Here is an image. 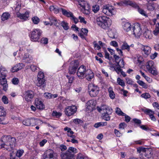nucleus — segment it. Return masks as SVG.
<instances>
[{
	"label": "nucleus",
	"mask_w": 159,
	"mask_h": 159,
	"mask_svg": "<svg viewBox=\"0 0 159 159\" xmlns=\"http://www.w3.org/2000/svg\"><path fill=\"white\" fill-rule=\"evenodd\" d=\"M16 140L15 138L10 135L3 136L0 140V146L1 148L8 151H11L10 154V159H20L16 156V150H14Z\"/></svg>",
	"instance_id": "1"
},
{
	"label": "nucleus",
	"mask_w": 159,
	"mask_h": 159,
	"mask_svg": "<svg viewBox=\"0 0 159 159\" xmlns=\"http://www.w3.org/2000/svg\"><path fill=\"white\" fill-rule=\"evenodd\" d=\"M97 24L104 29H107L111 25L112 20L106 16H102L96 19Z\"/></svg>",
	"instance_id": "2"
},
{
	"label": "nucleus",
	"mask_w": 159,
	"mask_h": 159,
	"mask_svg": "<svg viewBox=\"0 0 159 159\" xmlns=\"http://www.w3.org/2000/svg\"><path fill=\"white\" fill-rule=\"evenodd\" d=\"M145 28V26L139 23H135L133 28V34L137 38H139L142 35V32Z\"/></svg>",
	"instance_id": "3"
},
{
	"label": "nucleus",
	"mask_w": 159,
	"mask_h": 159,
	"mask_svg": "<svg viewBox=\"0 0 159 159\" xmlns=\"http://www.w3.org/2000/svg\"><path fill=\"white\" fill-rule=\"evenodd\" d=\"M42 31L39 29H34L30 32V35L31 40L33 42H38L39 39Z\"/></svg>",
	"instance_id": "4"
},
{
	"label": "nucleus",
	"mask_w": 159,
	"mask_h": 159,
	"mask_svg": "<svg viewBox=\"0 0 159 159\" xmlns=\"http://www.w3.org/2000/svg\"><path fill=\"white\" fill-rule=\"evenodd\" d=\"M88 91L91 97H95L99 93V88L93 84H90L88 86Z\"/></svg>",
	"instance_id": "5"
},
{
	"label": "nucleus",
	"mask_w": 159,
	"mask_h": 159,
	"mask_svg": "<svg viewBox=\"0 0 159 159\" xmlns=\"http://www.w3.org/2000/svg\"><path fill=\"white\" fill-rule=\"evenodd\" d=\"M79 65V62L77 60L72 61L70 64L68 69V72L71 74L75 73Z\"/></svg>",
	"instance_id": "6"
},
{
	"label": "nucleus",
	"mask_w": 159,
	"mask_h": 159,
	"mask_svg": "<svg viewBox=\"0 0 159 159\" xmlns=\"http://www.w3.org/2000/svg\"><path fill=\"white\" fill-rule=\"evenodd\" d=\"M117 4L118 5L120 6H124L129 5L134 7L135 9H137L138 10H139V6L135 2H132L130 1L123 0L117 3Z\"/></svg>",
	"instance_id": "7"
},
{
	"label": "nucleus",
	"mask_w": 159,
	"mask_h": 159,
	"mask_svg": "<svg viewBox=\"0 0 159 159\" xmlns=\"http://www.w3.org/2000/svg\"><path fill=\"white\" fill-rule=\"evenodd\" d=\"M56 154L52 149L46 151L43 154V159H57L55 157Z\"/></svg>",
	"instance_id": "8"
},
{
	"label": "nucleus",
	"mask_w": 159,
	"mask_h": 159,
	"mask_svg": "<svg viewBox=\"0 0 159 159\" xmlns=\"http://www.w3.org/2000/svg\"><path fill=\"white\" fill-rule=\"evenodd\" d=\"M77 108L75 106H68L65 108V113L68 116L73 115L76 111Z\"/></svg>",
	"instance_id": "9"
},
{
	"label": "nucleus",
	"mask_w": 159,
	"mask_h": 159,
	"mask_svg": "<svg viewBox=\"0 0 159 159\" xmlns=\"http://www.w3.org/2000/svg\"><path fill=\"white\" fill-rule=\"evenodd\" d=\"M86 72V67L84 65H81L78 69L76 74L79 78L82 79Z\"/></svg>",
	"instance_id": "10"
},
{
	"label": "nucleus",
	"mask_w": 159,
	"mask_h": 159,
	"mask_svg": "<svg viewBox=\"0 0 159 159\" xmlns=\"http://www.w3.org/2000/svg\"><path fill=\"white\" fill-rule=\"evenodd\" d=\"M22 123L26 126H33L37 124L36 120L33 118L25 119L22 121Z\"/></svg>",
	"instance_id": "11"
},
{
	"label": "nucleus",
	"mask_w": 159,
	"mask_h": 159,
	"mask_svg": "<svg viewBox=\"0 0 159 159\" xmlns=\"http://www.w3.org/2000/svg\"><path fill=\"white\" fill-rule=\"evenodd\" d=\"M6 113L4 108V107L2 106H0V123L2 124H6V122L3 121L5 119V117L6 116Z\"/></svg>",
	"instance_id": "12"
},
{
	"label": "nucleus",
	"mask_w": 159,
	"mask_h": 159,
	"mask_svg": "<svg viewBox=\"0 0 159 159\" xmlns=\"http://www.w3.org/2000/svg\"><path fill=\"white\" fill-rule=\"evenodd\" d=\"M112 112V109L109 107L107 108V110L102 113V118L106 121H109L110 120V115Z\"/></svg>",
	"instance_id": "13"
},
{
	"label": "nucleus",
	"mask_w": 159,
	"mask_h": 159,
	"mask_svg": "<svg viewBox=\"0 0 159 159\" xmlns=\"http://www.w3.org/2000/svg\"><path fill=\"white\" fill-rule=\"evenodd\" d=\"M34 93L31 90H27L25 92L24 94L25 100L28 102H30L33 99L34 96Z\"/></svg>",
	"instance_id": "14"
},
{
	"label": "nucleus",
	"mask_w": 159,
	"mask_h": 159,
	"mask_svg": "<svg viewBox=\"0 0 159 159\" xmlns=\"http://www.w3.org/2000/svg\"><path fill=\"white\" fill-rule=\"evenodd\" d=\"M142 111L147 115H148L149 116V117L151 120L154 121H155L156 120V119L155 117L154 116V114L155 113L154 111H153L152 110L146 108L145 109H143Z\"/></svg>",
	"instance_id": "15"
},
{
	"label": "nucleus",
	"mask_w": 159,
	"mask_h": 159,
	"mask_svg": "<svg viewBox=\"0 0 159 159\" xmlns=\"http://www.w3.org/2000/svg\"><path fill=\"white\" fill-rule=\"evenodd\" d=\"M60 157L61 159H74L75 157L73 154L69 153L67 151L65 152H61Z\"/></svg>",
	"instance_id": "16"
},
{
	"label": "nucleus",
	"mask_w": 159,
	"mask_h": 159,
	"mask_svg": "<svg viewBox=\"0 0 159 159\" xmlns=\"http://www.w3.org/2000/svg\"><path fill=\"white\" fill-rule=\"evenodd\" d=\"M34 103L37 109L42 110L45 108L44 105L40 99L36 98L35 100Z\"/></svg>",
	"instance_id": "17"
},
{
	"label": "nucleus",
	"mask_w": 159,
	"mask_h": 159,
	"mask_svg": "<svg viewBox=\"0 0 159 159\" xmlns=\"http://www.w3.org/2000/svg\"><path fill=\"white\" fill-rule=\"evenodd\" d=\"M78 2L80 7H82V9L84 10H89V5L87 2L83 0H79Z\"/></svg>",
	"instance_id": "18"
},
{
	"label": "nucleus",
	"mask_w": 159,
	"mask_h": 159,
	"mask_svg": "<svg viewBox=\"0 0 159 159\" xmlns=\"http://www.w3.org/2000/svg\"><path fill=\"white\" fill-rule=\"evenodd\" d=\"M17 16L20 19L23 20V21H25L28 19L29 17V13L28 11H26L24 14L18 12L17 13Z\"/></svg>",
	"instance_id": "19"
},
{
	"label": "nucleus",
	"mask_w": 159,
	"mask_h": 159,
	"mask_svg": "<svg viewBox=\"0 0 159 159\" xmlns=\"http://www.w3.org/2000/svg\"><path fill=\"white\" fill-rule=\"evenodd\" d=\"M96 105V102L93 100H91L88 101L86 103L87 109L90 111H92Z\"/></svg>",
	"instance_id": "20"
},
{
	"label": "nucleus",
	"mask_w": 159,
	"mask_h": 159,
	"mask_svg": "<svg viewBox=\"0 0 159 159\" xmlns=\"http://www.w3.org/2000/svg\"><path fill=\"white\" fill-rule=\"evenodd\" d=\"M24 66V65L23 63L16 64L11 68V71L12 72H17L21 70Z\"/></svg>",
	"instance_id": "21"
},
{
	"label": "nucleus",
	"mask_w": 159,
	"mask_h": 159,
	"mask_svg": "<svg viewBox=\"0 0 159 159\" xmlns=\"http://www.w3.org/2000/svg\"><path fill=\"white\" fill-rule=\"evenodd\" d=\"M123 29L126 32H129L131 29V25L130 23L126 21H123L122 23Z\"/></svg>",
	"instance_id": "22"
},
{
	"label": "nucleus",
	"mask_w": 159,
	"mask_h": 159,
	"mask_svg": "<svg viewBox=\"0 0 159 159\" xmlns=\"http://www.w3.org/2000/svg\"><path fill=\"white\" fill-rule=\"evenodd\" d=\"M36 85L38 87L42 86L44 87L46 85V82L45 79H41L39 78L37 79L36 82Z\"/></svg>",
	"instance_id": "23"
},
{
	"label": "nucleus",
	"mask_w": 159,
	"mask_h": 159,
	"mask_svg": "<svg viewBox=\"0 0 159 159\" xmlns=\"http://www.w3.org/2000/svg\"><path fill=\"white\" fill-rule=\"evenodd\" d=\"M2 80L1 81V85L2 87V89L5 91H6L8 89V85L7 84V80L5 78H3L2 79Z\"/></svg>",
	"instance_id": "24"
},
{
	"label": "nucleus",
	"mask_w": 159,
	"mask_h": 159,
	"mask_svg": "<svg viewBox=\"0 0 159 159\" xmlns=\"http://www.w3.org/2000/svg\"><path fill=\"white\" fill-rule=\"evenodd\" d=\"M87 72L85 74L86 77L88 80H90L93 78L94 76L93 72L90 70H87Z\"/></svg>",
	"instance_id": "25"
},
{
	"label": "nucleus",
	"mask_w": 159,
	"mask_h": 159,
	"mask_svg": "<svg viewBox=\"0 0 159 159\" xmlns=\"http://www.w3.org/2000/svg\"><path fill=\"white\" fill-rule=\"evenodd\" d=\"M116 30L114 28L109 30L108 32V34L109 37L112 39L115 38V36L116 34Z\"/></svg>",
	"instance_id": "26"
},
{
	"label": "nucleus",
	"mask_w": 159,
	"mask_h": 159,
	"mask_svg": "<svg viewBox=\"0 0 159 159\" xmlns=\"http://www.w3.org/2000/svg\"><path fill=\"white\" fill-rule=\"evenodd\" d=\"M142 50L146 56H148L151 53V48L148 46H145L143 47Z\"/></svg>",
	"instance_id": "27"
},
{
	"label": "nucleus",
	"mask_w": 159,
	"mask_h": 159,
	"mask_svg": "<svg viewBox=\"0 0 159 159\" xmlns=\"http://www.w3.org/2000/svg\"><path fill=\"white\" fill-rule=\"evenodd\" d=\"M109 96L112 99H114L115 98V94L113 90V88L111 87H110L108 89Z\"/></svg>",
	"instance_id": "28"
},
{
	"label": "nucleus",
	"mask_w": 159,
	"mask_h": 159,
	"mask_svg": "<svg viewBox=\"0 0 159 159\" xmlns=\"http://www.w3.org/2000/svg\"><path fill=\"white\" fill-rule=\"evenodd\" d=\"M43 95L46 98L49 99L56 98L58 96L57 94H52L49 93H45Z\"/></svg>",
	"instance_id": "29"
},
{
	"label": "nucleus",
	"mask_w": 159,
	"mask_h": 159,
	"mask_svg": "<svg viewBox=\"0 0 159 159\" xmlns=\"http://www.w3.org/2000/svg\"><path fill=\"white\" fill-rule=\"evenodd\" d=\"M148 72L154 75H156L158 74V72L156 66H154L149 69L147 70Z\"/></svg>",
	"instance_id": "30"
},
{
	"label": "nucleus",
	"mask_w": 159,
	"mask_h": 159,
	"mask_svg": "<svg viewBox=\"0 0 159 159\" xmlns=\"http://www.w3.org/2000/svg\"><path fill=\"white\" fill-rule=\"evenodd\" d=\"M111 68H112L114 69V70L116 71L117 74H119L120 73L122 69H120L121 67L117 66L116 64H111V66H110Z\"/></svg>",
	"instance_id": "31"
},
{
	"label": "nucleus",
	"mask_w": 159,
	"mask_h": 159,
	"mask_svg": "<svg viewBox=\"0 0 159 159\" xmlns=\"http://www.w3.org/2000/svg\"><path fill=\"white\" fill-rule=\"evenodd\" d=\"M144 36L146 39H151L152 38V34L150 31L145 29V32L143 34Z\"/></svg>",
	"instance_id": "32"
},
{
	"label": "nucleus",
	"mask_w": 159,
	"mask_h": 159,
	"mask_svg": "<svg viewBox=\"0 0 159 159\" xmlns=\"http://www.w3.org/2000/svg\"><path fill=\"white\" fill-rule=\"evenodd\" d=\"M155 66L154 62L152 61H149L147 62L146 65V67L147 70L149 69L154 66Z\"/></svg>",
	"instance_id": "33"
},
{
	"label": "nucleus",
	"mask_w": 159,
	"mask_h": 159,
	"mask_svg": "<svg viewBox=\"0 0 159 159\" xmlns=\"http://www.w3.org/2000/svg\"><path fill=\"white\" fill-rule=\"evenodd\" d=\"M67 151L69 153L73 154L74 156L75 154L77 152V149L73 147H70Z\"/></svg>",
	"instance_id": "34"
},
{
	"label": "nucleus",
	"mask_w": 159,
	"mask_h": 159,
	"mask_svg": "<svg viewBox=\"0 0 159 159\" xmlns=\"http://www.w3.org/2000/svg\"><path fill=\"white\" fill-rule=\"evenodd\" d=\"M33 59V57L31 56H30L27 58L23 57L22 61L23 62L29 63L32 61Z\"/></svg>",
	"instance_id": "35"
},
{
	"label": "nucleus",
	"mask_w": 159,
	"mask_h": 159,
	"mask_svg": "<svg viewBox=\"0 0 159 159\" xmlns=\"http://www.w3.org/2000/svg\"><path fill=\"white\" fill-rule=\"evenodd\" d=\"M102 11L105 14L109 16H112L115 15L116 13L115 11Z\"/></svg>",
	"instance_id": "36"
},
{
	"label": "nucleus",
	"mask_w": 159,
	"mask_h": 159,
	"mask_svg": "<svg viewBox=\"0 0 159 159\" xmlns=\"http://www.w3.org/2000/svg\"><path fill=\"white\" fill-rule=\"evenodd\" d=\"M107 122H99L95 123L94 125V126L96 128H98L100 126H106L107 125Z\"/></svg>",
	"instance_id": "37"
},
{
	"label": "nucleus",
	"mask_w": 159,
	"mask_h": 159,
	"mask_svg": "<svg viewBox=\"0 0 159 159\" xmlns=\"http://www.w3.org/2000/svg\"><path fill=\"white\" fill-rule=\"evenodd\" d=\"M62 14L67 17H70V19L73 16V14L70 11H62Z\"/></svg>",
	"instance_id": "38"
},
{
	"label": "nucleus",
	"mask_w": 159,
	"mask_h": 159,
	"mask_svg": "<svg viewBox=\"0 0 159 159\" xmlns=\"http://www.w3.org/2000/svg\"><path fill=\"white\" fill-rule=\"evenodd\" d=\"M121 48L122 50H126L129 51L130 50L129 46L127 43L124 42L121 45Z\"/></svg>",
	"instance_id": "39"
},
{
	"label": "nucleus",
	"mask_w": 159,
	"mask_h": 159,
	"mask_svg": "<svg viewBox=\"0 0 159 159\" xmlns=\"http://www.w3.org/2000/svg\"><path fill=\"white\" fill-rule=\"evenodd\" d=\"M146 152L145 153L144 155L147 158H149L152 157V151L151 150L148 149L147 150Z\"/></svg>",
	"instance_id": "40"
},
{
	"label": "nucleus",
	"mask_w": 159,
	"mask_h": 159,
	"mask_svg": "<svg viewBox=\"0 0 159 159\" xmlns=\"http://www.w3.org/2000/svg\"><path fill=\"white\" fill-rule=\"evenodd\" d=\"M1 75L2 78H5L6 76V75L7 73V71L6 69L3 67L1 70Z\"/></svg>",
	"instance_id": "41"
},
{
	"label": "nucleus",
	"mask_w": 159,
	"mask_h": 159,
	"mask_svg": "<svg viewBox=\"0 0 159 159\" xmlns=\"http://www.w3.org/2000/svg\"><path fill=\"white\" fill-rule=\"evenodd\" d=\"M109 107L106 105H104L101 107H98L97 110L99 112H101L102 111H103V112L107 110V108Z\"/></svg>",
	"instance_id": "42"
},
{
	"label": "nucleus",
	"mask_w": 159,
	"mask_h": 159,
	"mask_svg": "<svg viewBox=\"0 0 159 159\" xmlns=\"http://www.w3.org/2000/svg\"><path fill=\"white\" fill-rule=\"evenodd\" d=\"M10 16L9 13L7 12L4 13L2 15L1 19L2 20L4 21L7 20Z\"/></svg>",
	"instance_id": "43"
},
{
	"label": "nucleus",
	"mask_w": 159,
	"mask_h": 159,
	"mask_svg": "<svg viewBox=\"0 0 159 159\" xmlns=\"http://www.w3.org/2000/svg\"><path fill=\"white\" fill-rule=\"evenodd\" d=\"M61 26L65 30H67L69 29V27L68 25V24L67 22L64 21H62L61 22Z\"/></svg>",
	"instance_id": "44"
},
{
	"label": "nucleus",
	"mask_w": 159,
	"mask_h": 159,
	"mask_svg": "<svg viewBox=\"0 0 159 159\" xmlns=\"http://www.w3.org/2000/svg\"><path fill=\"white\" fill-rule=\"evenodd\" d=\"M24 152L23 150H19L16 152V156L18 158H20Z\"/></svg>",
	"instance_id": "45"
},
{
	"label": "nucleus",
	"mask_w": 159,
	"mask_h": 159,
	"mask_svg": "<svg viewBox=\"0 0 159 159\" xmlns=\"http://www.w3.org/2000/svg\"><path fill=\"white\" fill-rule=\"evenodd\" d=\"M117 82L118 84L122 87H124L125 86L124 82L120 78H118L117 79Z\"/></svg>",
	"instance_id": "46"
},
{
	"label": "nucleus",
	"mask_w": 159,
	"mask_h": 159,
	"mask_svg": "<svg viewBox=\"0 0 159 159\" xmlns=\"http://www.w3.org/2000/svg\"><path fill=\"white\" fill-rule=\"evenodd\" d=\"M138 84L143 88L146 89L148 88V85L142 81L139 80L137 81Z\"/></svg>",
	"instance_id": "47"
},
{
	"label": "nucleus",
	"mask_w": 159,
	"mask_h": 159,
	"mask_svg": "<svg viewBox=\"0 0 159 159\" xmlns=\"http://www.w3.org/2000/svg\"><path fill=\"white\" fill-rule=\"evenodd\" d=\"M153 33L155 35H157L159 33V23L156 24V28L153 31Z\"/></svg>",
	"instance_id": "48"
},
{
	"label": "nucleus",
	"mask_w": 159,
	"mask_h": 159,
	"mask_svg": "<svg viewBox=\"0 0 159 159\" xmlns=\"http://www.w3.org/2000/svg\"><path fill=\"white\" fill-rule=\"evenodd\" d=\"M52 115L53 116L56 118H59L61 116V114L60 112H57L54 111L52 112Z\"/></svg>",
	"instance_id": "49"
},
{
	"label": "nucleus",
	"mask_w": 159,
	"mask_h": 159,
	"mask_svg": "<svg viewBox=\"0 0 159 159\" xmlns=\"http://www.w3.org/2000/svg\"><path fill=\"white\" fill-rule=\"evenodd\" d=\"M116 112L118 115L119 116L124 115L125 113H123L121 110V109L118 108L117 107L116 109Z\"/></svg>",
	"instance_id": "50"
},
{
	"label": "nucleus",
	"mask_w": 159,
	"mask_h": 159,
	"mask_svg": "<svg viewBox=\"0 0 159 159\" xmlns=\"http://www.w3.org/2000/svg\"><path fill=\"white\" fill-rule=\"evenodd\" d=\"M124 62L123 59L120 60L119 61L117 62V64H116L117 66H120L122 68L124 66Z\"/></svg>",
	"instance_id": "51"
},
{
	"label": "nucleus",
	"mask_w": 159,
	"mask_h": 159,
	"mask_svg": "<svg viewBox=\"0 0 159 159\" xmlns=\"http://www.w3.org/2000/svg\"><path fill=\"white\" fill-rule=\"evenodd\" d=\"M32 20L33 23L35 24H38L40 21V20L37 16H34L32 18Z\"/></svg>",
	"instance_id": "52"
},
{
	"label": "nucleus",
	"mask_w": 159,
	"mask_h": 159,
	"mask_svg": "<svg viewBox=\"0 0 159 159\" xmlns=\"http://www.w3.org/2000/svg\"><path fill=\"white\" fill-rule=\"evenodd\" d=\"M103 9H106L107 10H113L114 9L113 7L109 4L103 6Z\"/></svg>",
	"instance_id": "53"
},
{
	"label": "nucleus",
	"mask_w": 159,
	"mask_h": 159,
	"mask_svg": "<svg viewBox=\"0 0 159 159\" xmlns=\"http://www.w3.org/2000/svg\"><path fill=\"white\" fill-rule=\"evenodd\" d=\"M37 77V79H39V78H41V79H45V76L44 73L41 71H40L39 72Z\"/></svg>",
	"instance_id": "54"
},
{
	"label": "nucleus",
	"mask_w": 159,
	"mask_h": 159,
	"mask_svg": "<svg viewBox=\"0 0 159 159\" xmlns=\"http://www.w3.org/2000/svg\"><path fill=\"white\" fill-rule=\"evenodd\" d=\"M48 39L47 38H43L40 40V43L43 44H47L48 43Z\"/></svg>",
	"instance_id": "55"
},
{
	"label": "nucleus",
	"mask_w": 159,
	"mask_h": 159,
	"mask_svg": "<svg viewBox=\"0 0 159 159\" xmlns=\"http://www.w3.org/2000/svg\"><path fill=\"white\" fill-rule=\"evenodd\" d=\"M93 44L94 45V47L96 50H99L101 49V47L97 43L96 41H94L93 42Z\"/></svg>",
	"instance_id": "56"
},
{
	"label": "nucleus",
	"mask_w": 159,
	"mask_h": 159,
	"mask_svg": "<svg viewBox=\"0 0 159 159\" xmlns=\"http://www.w3.org/2000/svg\"><path fill=\"white\" fill-rule=\"evenodd\" d=\"M141 97L145 99H148L150 98V96L148 93H146L142 94L141 95Z\"/></svg>",
	"instance_id": "57"
},
{
	"label": "nucleus",
	"mask_w": 159,
	"mask_h": 159,
	"mask_svg": "<svg viewBox=\"0 0 159 159\" xmlns=\"http://www.w3.org/2000/svg\"><path fill=\"white\" fill-rule=\"evenodd\" d=\"M74 134V132L72 131L71 130L70 131V132L67 133V136L70 138H75L76 136L75 135H74L73 134Z\"/></svg>",
	"instance_id": "58"
},
{
	"label": "nucleus",
	"mask_w": 159,
	"mask_h": 159,
	"mask_svg": "<svg viewBox=\"0 0 159 159\" xmlns=\"http://www.w3.org/2000/svg\"><path fill=\"white\" fill-rule=\"evenodd\" d=\"M12 82L13 84L16 85L18 84L19 80L17 78H14L12 80Z\"/></svg>",
	"instance_id": "59"
},
{
	"label": "nucleus",
	"mask_w": 159,
	"mask_h": 159,
	"mask_svg": "<svg viewBox=\"0 0 159 159\" xmlns=\"http://www.w3.org/2000/svg\"><path fill=\"white\" fill-rule=\"evenodd\" d=\"M127 126V125L124 123H120L119 125V128L120 129H124Z\"/></svg>",
	"instance_id": "60"
},
{
	"label": "nucleus",
	"mask_w": 159,
	"mask_h": 159,
	"mask_svg": "<svg viewBox=\"0 0 159 159\" xmlns=\"http://www.w3.org/2000/svg\"><path fill=\"white\" fill-rule=\"evenodd\" d=\"M148 149L145 148H144L141 147L137 149V151L139 152H143L145 153L147 151V150H148Z\"/></svg>",
	"instance_id": "61"
},
{
	"label": "nucleus",
	"mask_w": 159,
	"mask_h": 159,
	"mask_svg": "<svg viewBox=\"0 0 159 159\" xmlns=\"http://www.w3.org/2000/svg\"><path fill=\"white\" fill-rule=\"evenodd\" d=\"M73 122L75 124H82L83 123V121L78 119H74V120Z\"/></svg>",
	"instance_id": "62"
},
{
	"label": "nucleus",
	"mask_w": 159,
	"mask_h": 159,
	"mask_svg": "<svg viewBox=\"0 0 159 159\" xmlns=\"http://www.w3.org/2000/svg\"><path fill=\"white\" fill-rule=\"evenodd\" d=\"M2 101L4 104H7L8 103V100L6 96H4L2 98Z\"/></svg>",
	"instance_id": "63"
},
{
	"label": "nucleus",
	"mask_w": 159,
	"mask_h": 159,
	"mask_svg": "<svg viewBox=\"0 0 159 159\" xmlns=\"http://www.w3.org/2000/svg\"><path fill=\"white\" fill-rule=\"evenodd\" d=\"M71 84L69 83H67L66 85H65L64 87V89L67 90H70L71 88Z\"/></svg>",
	"instance_id": "64"
}]
</instances>
